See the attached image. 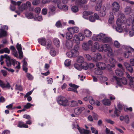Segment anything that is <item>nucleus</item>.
Segmentation results:
<instances>
[{"mask_svg": "<svg viewBox=\"0 0 134 134\" xmlns=\"http://www.w3.org/2000/svg\"><path fill=\"white\" fill-rule=\"evenodd\" d=\"M6 59L7 65L8 67H10L12 64L14 66V68L18 69H19L20 68V63L16 61L15 60L11 59L9 56L7 54H5L4 56L2 55L0 57V61H2L4 58Z\"/></svg>", "mask_w": 134, "mask_h": 134, "instance_id": "f257e3e1", "label": "nucleus"}, {"mask_svg": "<svg viewBox=\"0 0 134 134\" xmlns=\"http://www.w3.org/2000/svg\"><path fill=\"white\" fill-rule=\"evenodd\" d=\"M125 20V17H119L116 21L117 26L116 27L113 25V27L115 28L117 31L121 32L124 26L125 25L124 24Z\"/></svg>", "mask_w": 134, "mask_h": 134, "instance_id": "f03ea898", "label": "nucleus"}, {"mask_svg": "<svg viewBox=\"0 0 134 134\" xmlns=\"http://www.w3.org/2000/svg\"><path fill=\"white\" fill-rule=\"evenodd\" d=\"M102 2L101 0L98 1L95 7V9L96 11L100 10V13L101 16H104L106 14V9L105 7L102 6Z\"/></svg>", "mask_w": 134, "mask_h": 134, "instance_id": "7ed1b4c3", "label": "nucleus"}, {"mask_svg": "<svg viewBox=\"0 0 134 134\" xmlns=\"http://www.w3.org/2000/svg\"><path fill=\"white\" fill-rule=\"evenodd\" d=\"M79 48V46L77 45L75 46L74 48L70 51L67 52V55L70 58L77 57L79 54L78 51Z\"/></svg>", "mask_w": 134, "mask_h": 134, "instance_id": "20e7f679", "label": "nucleus"}, {"mask_svg": "<svg viewBox=\"0 0 134 134\" xmlns=\"http://www.w3.org/2000/svg\"><path fill=\"white\" fill-rule=\"evenodd\" d=\"M39 43L41 45L45 46L47 49H49L51 47L52 42L49 39L46 40L45 38L42 37L38 40Z\"/></svg>", "mask_w": 134, "mask_h": 134, "instance_id": "39448f33", "label": "nucleus"}, {"mask_svg": "<svg viewBox=\"0 0 134 134\" xmlns=\"http://www.w3.org/2000/svg\"><path fill=\"white\" fill-rule=\"evenodd\" d=\"M58 103L60 105L65 107L68 105V100L64 97L60 96L57 99Z\"/></svg>", "mask_w": 134, "mask_h": 134, "instance_id": "423d86ee", "label": "nucleus"}, {"mask_svg": "<svg viewBox=\"0 0 134 134\" xmlns=\"http://www.w3.org/2000/svg\"><path fill=\"white\" fill-rule=\"evenodd\" d=\"M54 3H57L58 8L64 11H66L68 9V6L65 4H63L61 3L60 0H52Z\"/></svg>", "mask_w": 134, "mask_h": 134, "instance_id": "0eeeda50", "label": "nucleus"}, {"mask_svg": "<svg viewBox=\"0 0 134 134\" xmlns=\"http://www.w3.org/2000/svg\"><path fill=\"white\" fill-rule=\"evenodd\" d=\"M103 46L102 44L99 45L98 42H96L93 44V47L91 48V51L93 52H95L96 49L98 50L99 52H102Z\"/></svg>", "mask_w": 134, "mask_h": 134, "instance_id": "6e6552de", "label": "nucleus"}, {"mask_svg": "<svg viewBox=\"0 0 134 134\" xmlns=\"http://www.w3.org/2000/svg\"><path fill=\"white\" fill-rule=\"evenodd\" d=\"M113 79V81H115L118 85H120L121 82L124 85H126L127 83V81L125 77H123L120 79L116 76H114Z\"/></svg>", "mask_w": 134, "mask_h": 134, "instance_id": "1a4fd4ad", "label": "nucleus"}, {"mask_svg": "<svg viewBox=\"0 0 134 134\" xmlns=\"http://www.w3.org/2000/svg\"><path fill=\"white\" fill-rule=\"evenodd\" d=\"M105 34L100 33L97 35L94 36L93 37L92 39L94 41L103 42V40L105 37Z\"/></svg>", "mask_w": 134, "mask_h": 134, "instance_id": "9d476101", "label": "nucleus"}, {"mask_svg": "<svg viewBox=\"0 0 134 134\" xmlns=\"http://www.w3.org/2000/svg\"><path fill=\"white\" fill-rule=\"evenodd\" d=\"M103 47H102V52L104 51L105 52H108L110 55H112V49L109 45L107 44L102 45Z\"/></svg>", "mask_w": 134, "mask_h": 134, "instance_id": "9b49d317", "label": "nucleus"}, {"mask_svg": "<svg viewBox=\"0 0 134 134\" xmlns=\"http://www.w3.org/2000/svg\"><path fill=\"white\" fill-rule=\"evenodd\" d=\"M127 50L125 51L124 55L125 58H128L131 54V52H134V49L130 47H127Z\"/></svg>", "mask_w": 134, "mask_h": 134, "instance_id": "f8f14e48", "label": "nucleus"}, {"mask_svg": "<svg viewBox=\"0 0 134 134\" xmlns=\"http://www.w3.org/2000/svg\"><path fill=\"white\" fill-rule=\"evenodd\" d=\"M112 11L114 13L118 12L119 10L120 6L119 3L116 2H114L112 4Z\"/></svg>", "mask_w": 134, "mask_h": 134, "instance_id": "ddd939ff", "label": "nucleus"}, {"mask_svg": "<svg viewBox=\"0 0 134 134\" xmlns=\"http://www.w3.org/2000/svg\"><path fill=\"white\" fill-rule=\"evenodd\" d=\"M102 59V56L99 53L94 54V56L93 57V61L94 62L99 61L101 60Z\"/></svg>", "mask_w": 134, "mask_h": 134, "instance_id": "4468645a", "label": "nucleus"}, {"mask_svg": "<svg viewBox=\"0 0 134 134\" xmlns=\"http://www.w3.org/2000/svg\"><path fill=\"white\" fill-rule=\"evenodd\" d=\"M72 2H75L78 5H80L81 4H86L87 2V0H71Z\"/></svg>", "mask_w": 134, "mask_h": 134, "instance_id": "2eb2a0df", "label": "nucleus"}, {"mask_svg": "<svg viewBox=\"0 0 134 134\" xmlns=\"http://www.w3.org/2000/svg\"><path fill=\"white\" fill-rule=\"evenodd\" d=\"M127 77L129 80V84L131 87H134V77H132L127 72H126Z\"/></svg>", "mask_w": 134, "mask_h": 134, "instance_id": "dca6fc26", "label": "nucleus"}, {"mask_svg": "<svg viewBox=\"0 0 134 134\" xmlns=\"http://www.w3.org/2000/svg\"><path fill=\"white\" fill-rule=\"evenodd\" d=\"M69 85L70 87L74 88V89L72 88H69L68 89V91H72L78 93V92L76 89L79 87V86L72 83H70L69 84Z\"/></svg>", "mask_w": 134, "mask_h": 134, "instance_id": "f3484780", "label": "nucleus"}, {"mask_svg": "<svg viewBox=\"0 0 134 134\" xmlns=\"http://www.w3.org/2000/svg\"><path fill=\"white\" fill-rule=\"evenodd\" d=\"M68 30L69 32H72L73 34L75 33H77L79 31V28L77 27H71L68 28Z\"/></svg>", "mask_w": 134, "mask_h": 134, "instance_id": "a211bd4d", "label": "nucleus"}, {"mask_svg": "<svg viewBox=\"0 0 134 134\" xmlns=\"http://www.w3.org/2000/svg\"><path fill=\"white\" fill-rule=\"evenodd\" d=\"M96 66L99 69L102 70H104L106 67V65L104 63H96Z\"/></svg>", "mask_w": 134, "mask_h": 134, "instance_id": "6ab92c4d", "label": "nucleus"}, {"mask_svg": "<svg viewBox=\"0 0 134 134\" xmlns=\"http://www.w3.org/2000/svg\"><path fill=\"white\" fill-rule=\"evenodd\" d=\"M85 108L83 107H80L76 108L74 110L75 113L77 115H79L84 110Z\"/></svg>", "mask_w": 134, "mask_h": 134, "instance_id": "aec40b11", "label": "nucleus"}, {"mask_svg": "<svg viewBox=\"0 0 134 134\" xmlns=\"http://www.w3.org/2000/svg\"><path fill=\"white\" fill-rule=\"evenodd\" d=\"M77 129L81 134H90V130H86L84 129H81L79 127L77 128Z\"/></svg>", "mask_w": 134, "mask_h": 134, "instance_id": "412c9836", "label": "nucleus"}, {"mask_svg": "<svg viewBox=\"0 0 134 134\" xmlns=\"http://www.w3.org/2000/svg\"><path fill=\"white\" fill-rule=\"evenodd\" d=\"M124 64L127 70L129 71L131 73L133 72V70L132 68L130 66V65L128 63H125Z\"/></svg>", "mask_w": 134, "mask_h": 134, "instance_id": "4be33fe9", "label": "nucleus"}, {"mask_svg": "<svg viewBox=\"0 0 134 134\" xmlns=\"http://www.w3.org/2000/svg\"><path fill=\"white\" fill-rule=\"evenodd\" d=\"M0 85L1 87L3 88H9L10 87L9 83H7L6 84H5L1 80H0Z\"/></svg>", "mask_w": 134, "mask_h": 134, "instance_id": "5701e85b", "label": "nucleus"}, {"mask_svg": "<svg viewBox=\"0 0 134 134\" xmlns=\"http://www.w3.org/2000/svg\"><path fill=\"white\" fill-rule=\"evenodd\" d=\"M10 48L12 50V54L16 58H18V54L14 47L12 46L10 47Z\"/></svg>", "mask_w": 134, "mask_h": 134, "instance_id": "b1692460", "label": "nucleus"}, {"mask_svg": "<svg viewBox=\"0 0 134 134\" xmlns=\"http://www.w3.org/2000/svg\"><path fill=\"white\" fill-rule=\"evenodd\" d=\"M77 102L75 100H72L68 102V105L69 106L71 107H74L77 106Z\"/></svg>", "mask_w": 134, "mask_h": 134, "instance_id": "393cba45", "label": "nucleus"}, {"mask_svg": "<svg viewBox=\"0 0 134 134\" xmlns=\"http://www.w3.org/2000/svg\"><path fill=\"white\" fill-rule=\"evenodd\" d=\"M85 19L89 20L91 22H94L96 20H101L100 17H84Z\"/></svg>", "mask_w": 134, "mask_h": 134, "instance_id": "a878e982", "label": "nucleus"}, {"mask_svg": "<svg viewBox=\"0 0 134 134\" xmlns=\"http://www.w3.org/2000/svg\"><path fill=\"white\" fill-rule=\"evenodd\" d=\"M72 41L73 42L76 43L77 44H79L80 40L78 36L75 35L73 38Z\"/></svg>", "mask_w": 134, "mask_h": 134, "instance_id": "bb28decb", "label": "nucleus"}, {"mask_svg": "<svg viewBox=\"0 0 134 134\" xmlns=\"http://www.w3.org/2000/svg\"><path fill=\"white\" fill-rule=\"evenodd\" d=\"M65 46L68 49L71 48L73 46L72 42L70 40H67L66 42Z\"/></svg>", "mask_w": 134, "mask_h": 134, "instance_id": "cd10ccee", "label": "nucleus"}, {"mask_svg": "<svg viewBox=\"0 0 134 134\" xmlns=\"http://www.w3.org/2000/svg\"><path fill=\"white\" fill-rule=\"evenodd\" d=\"M124 71V70H122L121 69H118L116 70L115 73L117 75L121 76L123 75Z\"/></svg>", "mask_w": 134, "mask_h": 134, "instance_id": "c85d7f7f", "label": "nucleus"}, {"mask_svg": "<svg viewBox=\"0 0 134 134\" xmlns=\"http://www.w3.org/2000/svg\"><path fill=\"white\" fill-rule=\"evenodd\" d=\"M84 33L85 36L87 37H90L92 34V32L88 29L85 30Z\"/></svg>", "mask_w": 134, "mask_h": 134, "instance_id": "c756f323", "label": "nucleus"}, {"mask_svg": "<svg viewBox=\"0 0 134 134\" xmlns=\"http://www.w3.org/2000/svg\"><path fill=\"white\" fill-rule=\"evenodd\" d=\"M93 14V13L91 11H85L82 13L83 16H89V17H92V15Z\"/></svg>", "mask_w": 134, "mask_h": 134, "instance_id": "7c9ffc66", "label": "nucleus"}, {"mask_svg": "<svg viewBox=\"0 0 134 134\" xmlns=\"http://www.w3.org/2000/svg\"><path fill=\"white\" fill-rule=\"evenodd\" d=\"M17 126L20 128H28V126L26 125L24 123V122L21 121H19Z\"/></svg>", "mask_w": 134, "mask_h": 134, "instance_id": "2f4dec72", "label": "nucleus"}, {"mask_svg": "<svg viewBox=\"0 0 134 134\" xmlns=\"http://www.w3.org/2000/svg\"><path fill=\"white\" fill-rule=\"evenodd\" d=\"M19 9L20 11L22 12L24 10H26L27 9L26 5L25 4L23 3L19 7Z\"/></svg>", "mask_w": 134, "mask_h": 134, "instance_id": "473e14b6", "label": "nucleus"}, {"mask_svg": "<svg viewBox=\"0 0 134 134\" xmlns=\"http://www.w3.org/2000/svg\"><path fill=\"white\" fill-rule=\"evenodd\" d=\"M111 38L106 35L105 37H104V40H103L102 42L103 43H108L111 42Z\"/></svg>", "mask_w": 134, "mask_h": 134, "instance_id": "72a5a7b5", "label": "nucleus"}, {"mask_svg": "<svg viewBox=\"0 0 134 134\" xmlns=\"http://www.w3.org/2000/svg\"><path fill=\"white\" fill-rule=\"evenodd\" d=\"M10 52V50L7 47L0 49V54H3L4 53L9 54Z\"/></svg>", "mask_w": 134, "mask_h": 134, "instance_id": "f704fd0d", "label": "nucleus"}, {"mask_svg": "<svg viewBox=\"0 0 134 134\" xmlns=\"http://www.w3.org/2000/svg\"><path fill=\"white\" fill-rule=\"evenodd\" d=\"M131 8L129 6H126L124 9V12L126 14H130L131 12Z\"/></svg>", "mask_w": 134, "mask_h": 134, "instance_id": "c9c22d12", "label": "nucleus"}, {"mask_svg": "<svg viewBox=\"0 0 134 134\" xmlns=\"http://www.w3.org/2000/svg\"><path fill=\"white\" fill-rule=\"evenodd\" d=\"M55 45L57 47H60V44L59 40L57 38H55L53 41Z\"/></svg>", "mask_w": 134, "mask_h": 134, "instance_id": "e433bc0d", "label": "nucleus"}, {"mask_svg": "<svg viewBox=\"0 0 134 134\" xmlns=\"http://www.w3.org/2000/svg\"><path fill=\"white\" fill-rule=\"evenodd\" d=\"M94 71L95 74L98 75H101L103 74L102 71L99 69L95 68Z\"/></svg>", "mask_w": 134, "mask_h": 134, "instance_id": "4c0bfd02", "label": "nucleus"}, {"mask_svg": "<svg viewBox=\"0 0 134 134\" xmlns=\"http://www.w3.org/2000/svg\"><path fill=\"white\" fill-rule=\"evenodd\" d=\"M0 37H2L5 36L6 35V32L2 29L1 27L0 29Z\"/></svg>", "mask_w": 134, "mask_h": 134, "instance_id": "58836bf2", "label": "nucleus"}, {"mask_svg": "<svg viewBox=\"0 0 134 134\" xmlns=\"http://www.w3.org/2000/svg\"><path fill=\"white\" fill-rule=\"evenodd\" d=\"M81 68L85 70H86L88 68V64L86 62L81 64Z\"/></svg>", "mask_w": 134, "mask_h": 134, "instance_id": "ea45409f", "label": "nucleus"}, {"mask_svg": "<svg viewBox=\"0 0 134 134\" xmlns=\"http://www.w3.org/2000/svg\"><path fill=\"white\" fill-rule=\"evenodd\" d=\"M83 49L85 50H87L90 49V47L86 43H84L82 45Z\"/></svg>", "mask_w": 134, "mask_h": 134, "instance_id": "a19ab883", "label": "nucleus"}, {"mask_svg": "<svg viewBox=\"0 0 134 134\" xmlns=\"http://www.w3.org/2000/svg\"><path fill=\"white\" fill-rule=\"evenodd\" d=\"M84 60V58L81 56H79L77 59V62L79 63H82L83 62Z\"/></svg>", "mask_w": 134, "mask_h": 134, "instance_id": "79ce46f5", "label": "nucleus"}, {"mask_svg": "<svg viewBox=\"0 0 134 134\" xmlns=\"http://www.w3.org/2000/svg\"><path fill=\"white\" fill-rule=\"evenodd\" d=\"M73 34L72 32H70L69 31V32H67L66 34V38L68 39H70L73 36Z\"/></svg>", "mask_w": 134, "mask_h": 134, "instance_id": "37998d69", "label": "nucleus"}, {"mask_svg": "<svg viewBox=\"0 0 134 134\" xmlns=\"http://www.w3.org/2000/svg\"><path fill=\"white\" fill-rule=\"evenodd\" d=\"M103 102L104 104L108 106L110 104V101L108 99H104L103 100Z\"/></svg>", "mask_w": 134, "mask_h": 134, "instance_id": "c03bdc74", "label": "nucleus"}, {"mask_svg": "<svg viewBox=\"0 0 134 134\" xmlns=\"http://www.w3.org/2000/svg\"><path fill=\"white\" fill-rule=\"evenodd\" d=\"M28 19H33L34 20L40 21L42 20V17H27Z\"/></svg>", "mask_w": 134, "mask_h": 134, "instance_id": "a18cd8bd", "label": "nucleus"}, {"mask_svg": "<svg viewBox=\"0 0 134 134\" xmlns=\"http://www.w3.org/2000/svg\"><path fill=\"white\" fill-rule=\"evenodd\" d=\"M71 10L74 12H76L79 10V9L77 6L74 5L71 8Z\"/></svg>", "mask_w": 134, "mask_h": 134, "instance_id": "49530a36", "label": "nucleus"}, {"mask_svg": "<svg viewBox=\"0 0 134 134\" xmlns=\"http://www.w3.org/2000/svg\"><path fill=\"white\" fill-rule=\"evenodd\" d=\"M55 26L58 28H62V22L60 21H58L56 22Z\"/></svg>", "mask_w": 134, "mask_h": 134, "instance_id": "de8ad7c7", "label": "nucleus"}, {"mask_svg": "<svg viewBox=\"0 0 134 134\" xmlns=\"http://www.w3.org/2000/svg\"><path fill=\"white\" fill-rule=\"evenodd\" d=\"M71 62L70 60L69 59L66 60L64 62L65 65L67 66H69L71 64Z\"/></svg>", "mask_w": 134, "mask_h": 134, "instance_id": "09e8293b", "label": "nucleus"}, {"mask_svg": "<svg viewBox=\"0 0 134 134\" xmlns=\"http://www.w3.org/2000/svg\"><path fill=\"white\" fill-rule=\"evenodd\" d=\"M78 36L80 41H82L85 38L84 35L81 33L79 34Z\"/></svg>", "mask_w": 134, "mask_h": 134, "instance_id": "8fccbe9b", "label": "nucleus"}, {"mask_svg": "<svg viewBox=\"0 0 134 134\" xmlns=\"http://www.w3.org/2000/svg\"><path fill=\"white\" fill-rule=\"evenodd\" d=\"M110 61L111 64H112L111 66L113 67H114L115 66L114 64L116 63L115 60L114 59L111 58L110 60Z\"/></svg>", "mask_w": 134, "mask_h": 134, "instance_id": "3c124183", "label": "nucleus"}, {"mask_svg": "<svg viewBox=\"0 0 134 134\" xmlns=\"http://www.w3.org/2000/svg\"><path fill=\"white\" fill-rule=\"evenodd\" d=\"M91 129L92 133L94 134H98V131L96 129L93 127H91Z\"/></svg>", "mask_w": 134, "mask_h": 134, "instance_id": "603ef678", "label": "nucleus"}, {"mask_svg": "<svg viewBox=\"0 0 134 134\" xmlns=\"http://www.w3.org/2000/svg\"><path fill=\"white\" fill-rule=\"evenodd\" d=\"M40 2V0H34L32 2V4L34 5H37Z\"/></svg>", "mask_w": 134, "mask_h": 134, "instance_id": "864d4df0", "label": "nucleus"}, {"mask_svg": "<svg viewBox=\"0 0 134 134\" xmlns=\"http://www.w3.org/2000/svg\"><path fill=\"white\" fill-rule=\"evenodd\" d=\"M11 2L12 4L14 5H17L18 6H19L21 3V2L20 1H18L17 2L13 1L12 0H11Z\"/></svg>", "mask_w": 134, "mask_h": 134, "instance_id": "5fc2aeb1", "label": "nucleus"}, {"mask_svg": "<svg viewBox=\"0 0 134 134\" xmlns=\"http://www.w3.org/2000/svg\"><path fill=\"white\" fill-rule=\"evenodd\" d=\"M25 14L26 17H32L33 16V14L32 12H27Z\"/></svg>", "mask_w": 134, "mask_h": 134, "instance_id": "6e6d98bb", "label": "nucleus"}, {"mask_svg": "<svg viewBox=\"0 0 134 134\" xmlns=\"http://www.w3.org/2000/svg\"><path fill=\"white\" fill-rule=\"evenodd\" d=\"M33 104H32L29 103H27L24 106V108L26 109H29L30 108V107L32 105H34Z\"/></svg>", "mask_w": 134, "mask_h": 134, "instance_id": "4d7b16f0", "label": "nucleus"}, {"mask_svg": "<svg viewBox=\"0 0 134 134\" xmlns=\"http://www.w3.org/2000/svg\"><path fill=\"white\" fill-rule=\"evenodd\" d=\"M74 66V67L77 69L79 70H80L81 69V67L79 64H75Z\"/></svg>", "mask_w": 134, "mask_h": 134, "instance_id": "13d9d810", "label": "nucleus"}, {"mask_svg": "<svg viewBox=\"0 0 134 134\" xmlns=\"http://www.w3.org/2000/svg\"><path fill=\"white\" fill-rule=\"evenodd\" d=\"M16 48L18 51H22V48L21 44L18 43L16 46Z\"/></svg>", "mask_w": 134, "mask_h": 134, "instance_id": "bf43d9fd", "label": "nucleus"}, {"mask_svg": "<svg viewBox=\"0 0 134 134\" xmlns=\"http://www.w3.org/2000/svg\"><path fill=\"white\" fill-rule=\"evenodd\" d=\"M85 57L86 59L89 60H93V57H92L89 54H86L85 55Z\"/></svg>", "mask_w": 134, "mask_h": 134, "instance_id": "052dcab7", "label": "nucleus"}, {"mask_svg": "<svg viewBox=\"0 0 134 134\" xmlns=\"http://www.w3.org/2000/svg\"><path fill=\"white\" fill-rule=\"evenodd\" d=\"M50 53L51 55L53 57H54L56 55V51L54 49L51 50Z\"/></svg>", "mask_w": 134, "mask_h": 134, "instance_id": "680f3d73", "label": "nucleus"}, {"mask_svg": "<svg viewBox=\"0 0 134 134\" xmlns=\"http://www.w3.org/2000/svg\"><path fill=\"white\" fill-rule=\"evenodd\" d=\"M41 9L39 7H37L36 8L34 9V11L37 14L39 13L41 11Z\"/></svg>", "mask_w": 134, "mask_h": 134, "instance_id": "e2e57ef3", "label": "nucleus"}, {"mask_svg": "<svg viewBox=\"0 0 134 134\" xmlns=\"http://www.w3.org/2000/svg\"><path fill=\"white\" fill-rule=\"evenodd\" d=\"M106 134H115L112 131H110L108 128L106 129Z\"/></svg>", "mask_w": 134, "mask_h": 134, "instance_id": "0e129e2a", "label": "nucleus"}, {"mask_svg": "<svg viewBox=\"0 0 134 134\" xmlns=\"http://www.w3.org/2000/svg\"><path fill=\"white\" fill-rule=\"evenodd\" d=\"M26 76L29 80H32L33 79V76L29 73H27Z\"/></svg>", "mask_w": 134, "mask_h": 134, "instance_id": "69168bd1", "label": "nucleus"}, {"mask_svg": "<svg viewBox=\"0 0 134 134\" xmlns=\"http://www.w3.org/2000/svg\"><path fill=\"white\" fill-rule=\"evenodd\" d=\"M114 45L115 47L117 48H119L120 47V44L118 41H115L114 43Z\"/></svg>", "mask_w": 134, "mask_h": 134, "instance_id": "338daca9", "label": "nucleus"}, {"mask_svg": "<svg viewBox=\"0 0 134 134\" xmlns=\"http://www.w3.org/2000/svg\"><path fill=\"white\" fill-rule=\"evenodd\" d=\"M133 19L131 18V20L130 21L131 24H133L132 26V29L133 31H134V17H132Z\"/></svg>", "mask_w": 134, "mask_h": 134, "instance_id": "774afa93", "label": "nucleus"}]
</instances>
